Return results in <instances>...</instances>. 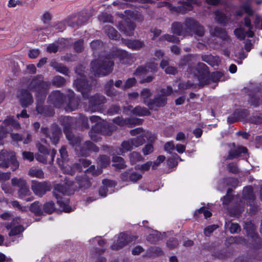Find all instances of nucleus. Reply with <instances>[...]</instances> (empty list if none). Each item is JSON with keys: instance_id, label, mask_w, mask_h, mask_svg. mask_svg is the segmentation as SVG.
<instances>
[{"instance_id": "obj_4", "label": "nucleus", "mask_w": 262, "mask_h": 262, "mask_svg": "<svg viewBox=\"0 0 262 262\" xmlns=\"http://www.w3.org/2000/svg\"><path fill=\"white\" fill-rule=\"evenodd\" d=\"M132 136H136V137L130 139L135 147L142 145L145 141V139L149 142H154L156 139L155 134L148 130H144L142 128H137L130 131Z\"/></svg>"}, {"instance_id": "obj_29", "label": "nucleus", "mask_w": 262, "mask_h": 262, "mask_svg": "<svg viewBox=\"0 0 262 262\" xmlns=\"http://www.w3.org/2000/svg\"><path fill=\"white\" fill-rule=\"evenodd\" d=\"M57 162L58 163L59 166L60 167L61 169H62V171L64 173L69 174H74V173L75 172V167L72 168L70 166L66 164L63 162H62V163H61L59 160H58ZM74 167H76L77 170L79 169V168L78 167L77 165H74Z\"/></svg>"}, {"instance_id": "obj_41", "label": "nucleus", "mask_w": 262, "mask_h": 262, "mask_svg": "<svg viewBox=\"0 0 262 262\" xmlns=\"http://www.w3.org/2000/svg\"><path fill=\"white\" fill-rule=\"evenodd\" d=\"M114 56L120 57V59L122 61V62L126 63V62L124 61V58L128 57L129 56V55H128L127 53L124 51L116 49V51H115V54L113 55V58H114Z\"/></svg>"}, {"instance_id": "obj_1", "label": "nucleus", "mask_w": 262, "mask_h": 262, "mask_svg": "<svg viewBox=\"0 0 262 262\" xmlns=\"http://www.w3.org/2000/svg\"><path fill=\"white\" fill-rule=\"evenodd\" d=\"M76 183L72 182L66 183L64 186L60 184H56L54 186L53 191L54 195L57 199V203L61 209L66 212H70L74 210V208L69 206V200L68 199L63 198L64 195H70L73 193L76 187Z\"/></svg>"}, {"instance_id": "obj_51", "label": "nucleus", "mask_w": 262, "mask_h": 262, "mask_svg": "<svg viewBox=\"0 0 262 262\" xmlns=\"http://www.w3.org/2000/svg\"><path fill=\"white\" fill-rule=\"evenodd\" d=\"M175 148V145L173 141L167 142L164 145V149L169 153Z\"/></svg>"}, {"instance_id": "obj_7", "label": "nucleus", "mask_w": 262, "mask_h": 262, "mask_svg": "<svg viewBox=\"0 0 262 262\" xmlns=\"http://www.w3.org/2000/svg\"><path fill=\"white\" fill-rule=\"evenodd\" d=\"M90 121L94 123L92 128L90 132V136L92 140L95 141H99L100 138V134L102 132L104 123L100 117L97 116H93L90 118Z\"/></svg>"}, {"instance_id": "obj_47", "label": "nucleus", "mask_w": 262, "mask_h": 262, "mask_svg": "<svg viewBox=\"0 0 262 262\" xmlns=\"http://www.w3.org/2000/svg\"><path fill=\"white\" fill-rule=\"evenodd\" d=\"M215 19L217 22L221 24L225 23L226 16L220 11L215 12Z\"/></svg>"}, {"instance_id": "obj_38", "label": "nucleus", "mask_w": 262, "mask_h": 262, "mask_svg": "<svg viewBox=\"0 0 262 262\" xmlns=\"http://www.w3.org/2000/svg\"><path fill=\"white\" fill-rule=\"evenodd\" d=\"M105 32L109 38L113 39H116L118 38V33L113 27L111 26H107L105 28Z\"/></svg>"}, {"instance_id": "obj_61", "label": "nucleus", "mask_w": 262, "mask_h": 262, "mask_svg": "<svg viewBox=\"0 0 262 262\" xmlns=\"http://www.w3.org/2000/svg\"><path fill=\"white\" fill-rule=\"evenodd\" d=\"M59 46L55 43L49 45L47 47V51L50 53H55L58 50Z\"/></svg>"}, {"instance_id": "obj_8", "label": "nucleus", "mask_w": 262, "mask_h": 262, "mask_svg": "<svg viewBox=\"0 0 262 262\" xmlns=\"http://www.w3.org/2000/svg\"><path fill=\"white\" fill-rule=\"evenodd\" d=\"M37 146L40 154L36 156V159L39 162L47 163L48 159L50 157L49 163L52 164L54 161L56 150L52 149L50 152L46 147L41 144H37Z\"/></svg>"}, {"instance_id": "obj_64", "label": "nucleus", "mask_w": 262, "mask_h": 262, "mask_svg": "<svg viewBox=\"0 0 262 262\" xmlns=\"http://www.w3.org/2000/svg\"><path fill=\"white\" fill-rule=\"evenodd\" d=\"M178 245V242L177 239L174 238H172L169 240V241L167 243V246L170 249H172L175 248Z\"/></svg>"}, {"instance_id": "obj_32", "label": "nucleus", "mask_w": 262, "mask_h": 262, "mask_svg": "<svg viewBox=\"0 0 262 262\" xmlns=\"http://www.w3.org/2000/svg\"><path fill=\"white\" fill-rule=\"evenodd\" d=\"M202 60L212 66H214L217 65L220 62V60L219 57L217 56H213L212 55H204L202 56Z\"/></svg>"}, {"instance_id": "obj_19", "label": "nucleus", "mask_w": 262, "mask_h": 262, "mask_svg": "<svg viewBox=\"0 0 262 262\" xmlns=\"http://www.w3.org/2000/svg\"><path fill=\"white\" fill-rule=\"evenodd\" d=\"M20 222V219L19 217H16L13 219L12 225H7L6 227L7 229H11L9 235V236H14L19 234L24 230L23 227L18 225Z\"/></svg>"}, {"instance_id": "obj_27", "label": "nucleus", "mask_w": 262, "mask_h": 262, "mask_svg": "<svg viewBox=\"0 0 262 262\" xmlns=\"http://www.w3.org/2000/svg\"><path fill=\"white\" fill-rule=\"evenodd\" d=\"M247 153V149L244 147H239L236 150H231L230 151L228 156V158L232 159L234 158L242 157V155H246Z\"/></svg>"}, {"instance_id": "obj_11", "label": "nucleus", "mask_w": 262, "mask_h": 262, "mask_svg": "<svg viewBox=\"0 0 262 262\" xmlns=\"http://www.w3.org/2000/svg\"><path fill=\"white\" fill-rule=\"evenodd\" d=\"M3 161L1 165L3 167H7L11 163L13 167V170H15L18 167V162L15 159L13 152H8L6 151H2L0 153V161Z\"/></svg>"}, {"instance_id": "obj_35", "label": "nucleus", "mask_w": 262, "mask_h": 262, "mask_svg": "<svg viewBox=\"0 0 262 262\" xmlns=\"http://www.w3.org/2000/svg\"><path fill=\"white\" fill-rule=\"evenodd\" d=\"M113 166L117 169H122L125 167L123 159L120 157H115L113 159Z\"/></svg>"}, {"instance_id": "obj_49", "label": "nucleus", "mask_w": 262, "mask_h": 262, "mask_svg": "<svg viewBox=\"0 0 262 262\" xmlns=\"http://www.w3.org/2000/svg\"><path fill=\"white\" fill-rule=\"evenodd\" d=\"M241 113L240 111H236L234 114L229 116L228 118V122L229 123H233L241 119V117L238 116V115Z\"/></svg>"}, {"instance_id": "obj_43", "label": "nucleus", "mask_w": 262, "mask_h": 262, "mask_svg": "<svg viewBox=\"0 0 262 262\" xmlns=\"http://www.w3.org/2000/svg\"><path fill=\"white\" fill-rule=\"evenodd\" d=\"M30 210L36 215H39L41 213V207L38 202H34L32 203L30 206Z\"/></svg>"}, {"instance_id": "obj_18", "label": "nucleus", "mask_w": 262, "mask_h": 262, "mask_svg": "<svg viewBox=\"0 0 262 262\" xmlns=\"http://www.w3.org/2000/svg\"><path fill=\"white\" fill-rule=\"evenodd\" d=\"M185 26L188 29L193 30L195 33L199 36H202L204 33V29L203 27L200 25L198 22L193 19H187L185 21Z\"/></svg>"}, {"instance_id": "obj_40", "label": "nucleus", "mask_w": 262, "mask_h": 262, "mask_svg": "<svg viewBox=\"0 0 262 262\" xmlns=\"http://www.w3.org/2000/svg\"><path fill=\"white\" fill-rule=\"evenodd\" d=\"M152 162L148 161L142 165H137L135 166V169L137 170H140L143 173L149 169L150 167L152 166Z\"/></svg>"}, {"instance_id": "obj_5", "label": "nucleus", "mask_w": 262, "mask_h": 262, "mask_svg": "<svg viewBox=\"0 0 262 262\" xmlns=\"http://www.w3.org/2000/svg\"><path fill=\"white\" fill-rule=\"evenodd\" d=\"M114 62L110 57H105L104 60H95L91 63L93 72L95 75L104 76L112 72Z\"/></svg>"}, {"instance_id": "obj_45", "label": "nucleus", "mask_w": 262, "mask_h": 262, "mask_svg": "<svg viewBox=\"0 0 262 262\" xmlns=\"http://www.w3.org/2000/svg\"><path fill=\"white\" fill-rule=\"evenodd\" d=\"M110 163V159L109 157L106 156H102L100 157L98 163L101 167H105Z\"/></svg>"}, {"instance_id": "obj_13", "label": "nucleus", "mask_w": 262, "mask_h": 262, "mask_svg": "<svg viewBox=\"0 0 262 262\" xmlns=\"http://www.w3.org/2000/svg\"><path fill=\"white\" fill-rule=\"evenodd\" d=\"M135 239V237H131L127 234L121 233L118 235L117 239L112 245L111 248L113 250L120 249Z\"/></svg>"}, {"instance_id": "obj_24", "label": "nucleus", "mask_w": 262, "mask_h": 262, "mask_svg": "<svg viewBox=\"0 0 262 262\" xmlns=\"http://www.w3.org/2000/svg\"><path fill=\"white\" fill-rule=\"evenodd\" d=\"M41 131L45 135L50 138L53 144H56L58 143L60 132L57 126H55L54 130L52 132V136L48 132V129L47 128H42Z\"/></svg>"}, {"instance_id": "obj_12", "label": "nucleus", "mask_w": 262, "mask_h": 262, "mask_svg": "<svg viewBox=\"0 0 262 262\" xmlns=\"http://www.w3.org/2000/svg\"><path fill=\"white\" fill-rule=\"evenodd\" d=\"M245 28H240L234 31L235 36L239 39H244L246 36L249 37H253V31L252 30V27L251 25V21L249 17L245 18Z\"/></svg>"}, {"instance_id": "obj_33", "label": "nucleus", "mask_w": 262, "mask_h": 262, "mask_svg": "<svg viewBox=\"0 0 262 262\" xmlns=\"http://www.w3.org/2000/svg\"><path fill=\"white\" fill-rule=\"evenodd\" d=\"M48 84L45 82L43 81L42 78L39 77L38 79H33L30 84V88L31 89H39L44 87L45 85H47Z\"/></svg>"}, {"instance_id": "obj_31", "label": "nucleus", "mask_w": 262, "mask_h": 262, "mask_svg": "<svg viewBox=\"0 0 262 262\" xmlns=\"http://www.w3.org/2000/svg\"><path fill=\"white\" fill-rule=\"evenodd\" d=\"M122 148L119 149L117 152L119 155H123L126 151H129L133 149L135 147L131 140H129L123 142L121 145Z\"/></svg>"}, {"instance_id": "obj_17", "label": "nucleus", "mask_w": 262, "mask_h": 262, "mask_svg": "<svg viewBox=\"0 0 262 262\" xmlns=\"http://www.w3.org/2000/svg\"><path fill=\"white\" fill-rule=\"evenodd\" d=\"M142 174L131 170L126 171L121 175V180L125 182L135 183L140 180Z\"/></svg>"}, {"instance_id": "obj_26", "label": "nucleus", "mask_w": 262, "mask_h": 262, "mask_svg": "<svg viewBox=\"0 0 262 262\" xmlns=\"http://www.w3.org/2000/svg\"><path fill=\"white\" fill-rule=\"evenodd\" d=\"M103 186L99 190V194L102 196H106L108 188L115 187L116 183L114 181L110 180H104L102 182Z\"/></svg>"}, {"instance_id": "obj_30", "label": "nucleus", "mask_w": 262, "mask_h": 262, "mask_svg": "<svg viewBox=\"0 0 262 262\" xmlns=\"http://www.w3.org/2000/svg\"><path fill=\"white\" fill-rule=\"evenodd\" d=\"M124 43L129 48L133 50H138L143 46V42L138 40H124Z\"/></svg>"}, {"instance_id": "obj_15", "label": "nucleus", "mask_w": 262, "mask_h": 262, "mask_svg": "<svg viewBox=\"0 0 262 262\" xmlns=\"http://www.w3.org/2000/svg\"><path fill=\"white\" fill-rule=\"evenodd\" d=\"M12 184L13 186H16L19 188L18 195L20 198H24L31 193L29 187L24 180L14 178L12 180Z\"/></svg>"}, {"instance_id": "obj_63", "label": "nucleus", "mask_w": 262, "mask_h": 262, "mask_svg": "<svg viewBox=\"0 0 262 262\" xmlns=\"http://www.w3.org/2000/svg\"><path fill=\"white\" fill-rule=\"evenodd\" d=\"M253 192V189L251 186L246 187L243 190L244 197L246 198H249L252 195Z\"/></svg>"}, {"instance_id": "obj_28", "label": "nucleus", "mask_w": 262, "mask_h": 262, "mask_svg": "<svg viewBox=\"0 0 262 262\" xmlns=\"http://www.w3.org/2000/svg\"><path fill=\"white\" fill-rule=\"evenodd\" d=\"M210 32L212 36L219 37L223 40H226L228 38L226 32L220 28H211Z\"/></svg>"}, {"instance_id": "obj_48", "label": "nucleus", "mask_w": 262, "mask_h": 262, "mask_svg": "<svg viewBox=\"0 0 262 262\" xmlns=\"http://www.w3.org/2000/svg\"><path fill=\"white\" fill-rule=\"evenodd\" d=\"M175 158L179 159L180 161H182L180 157L178 155L176 154V155L174 156V158H168L167 159V164L169 167H173L177 165L178 162L175 159Z\"/></svg>"}, {"instance_id": "obj_20", "label": "nucleus", "mask_w": 262, "mask_h": 262, "mask_svg": "<svg viewBox=\"0 0 262 262\" xmlns=\"http://www.w3.org/2000/svg\"><path fill=\"white\" fill-rule=\"evenodd\" d=\"M114 122L120 126L128 125L132 126L141 123V121L140 119L134 118L124 119L121 117H118L114 119Z\"/></svg>"}, {"instance_id": "obj_25", "label": "nucleus", "mask_w": 262, "mask_h": 262, "mask_svg": "<svg viewBox=\"0 0 262 262\" xmlns=\"http://www.w3.org/2000/svg\"><path fill=\"white\" fill-rule=\"evenodd\" d=\"M135 28V25L133 23H125L124 24H120L119 28L120 30L124 32V33L127 36H132L134 34V30Z\"/></svg>"}, {"instance_id": "obj_52", "label": "nucleus", "mask_w": 262, "mask_h": 262, "mask_svg": "<svg viewBox=\"0 0 262 262\" xmlns=\"http://www.w3.org/2000/svg\"><path fill=\"white\" fill-rule=\"evenodd\" d=\"M229 230L231 233H236L240 231L241 228L238 224L232 223L229 227Z\"/></svg>"}, {"instance_id": "obj_42", "label": "nucleus", "mask_w": 262, "mask_h": 262, "mask_svg": "<svg viewBox=\"0 0 262 262\" xmlns=\"http://www.w3.org/2000/svg\"><path fill=\"white\" fill-rule=\"evenodd\" d=\"M78 103L77 99L75 98H71L69 101V103L66 108L67 111H74L78 107Z\"/></svg>"}, {"instance_id": "obj_22", "label": "nucleus", "mask_w": 262, "mask_h": 262, "mask_svg": "<svg viewBox=\"0 0 262 262\" xmlns=\"http://www.w3.org/2000/svg\"><path fill=\"white\" fill-rule=\"evenodd\" d=\"M80 77L82 78L76 80L74 81V84L76 85L77 90L81 92L83 97L84 98H86L87 97V95L85 92H89V88L87 82L84 78H83V77L82 76H80Z\"/></svg>"}, {"instance_id": "obj_37", "label": "nucleus", "mask_w": 262, "mask_h": 262, "mask_svg": "<svg viewBox=\"0 0 262 262\" xmlns=\"http://www.w3.org/2000/svg\"><path fill=\"white\" fill-rule=\"evenodd\" d=\"M29 174L32 177H36L38 178H43L44 173L43 171L39 168H32L29 172Z\"/></svg>"}, {"instance_id": "obj_10", "label": "nucleus", "mask_w": 262, "mask_h": 262, "mask_svg": "<svg viewBox=\"0 0 262 262\" xmlns=\"http://www.w3.org/2000/svg\"><path fill=\"white\" fill-rule=\"evenodd\" d=\"M182 25L179 23H174L172 25L171 30L175 36L165 35L160 38L161 40H166L169 42H177L180 41V38L177 36H184L185 31L183 29Z\"/></svg>"}, {"instance_id": "obj_9", "label": "nucleus", "mask_w": 262, "mask_h": 262, "mask_svg": "<svg viewBox=\"0 0 262 262\" xmlns=\"http://www.w3.org/2000/svg\"><path fill=\"white\" fill-rule=\"evenodd\" d=\"M11 127L16 129L20 127L19 124L14 120L13 117H8L1 123L0 125V145L3 144L2 140L9 132Z\"/></svg>"}, {"instance_id": "obj_54", "label": "nucleus", "mask_w": 262, "mask_h": 262, "mask_svg": "<svg viewBox=\"0 0 262 262\" xmlns=\"http://www.w3.org/2000/svg\"><path fill=\"white\" fill-rule=\"evenodd\" d=\"M165 159V157L164 156H159L158 157L157 160L152 162V168H156L158 165L162 162H163Z\"/></svg>"}, {"instance_id": "obj_46", "label": "nucleus", "mask_w": 262, "mask_h": 262, "mask_svg": "<svg viewBox=\"0 0 262 262\" xmlns=\"http://www.w3.org/2000/svg\"><path fill=\"white\" fill-rule=\"evenodd\" d=\"M43 210L46 212L51 213L55 210L54 204L52 202H49L44 204Z\"/></svg>"}, {"instance_id": "obj_62", "label": "nucleus", "mask_w": 262, "mask_h": 262, "mask_svg": "<svg viewBox=\"0 0 262 262\" xmlns=\"http://www.w3.org/2000/svg\"><path fill=\"white\" fill-rule=\"evenodd\" d=\"M241 9L242 11H244L245 13H246L247 14H248L249 15H251L253 14V11L251 9L249 4H245L244 5H243L241 7Z\"/></svg>"}, {"instance_id": "obj_44", "label": "nucleus", "mask_w": 262, "mask_h": 262, "mask_svg": "<svg viewBox=\"0 0 262 262\" xmlns=\"http://www.w3.org/2000/svg\"><path fill=\"white\" fill-rule=\"evenodd\" d=\"M46 108L40 105L38 103L36 106V111L38 113L44 114L46 116H52L53 115V112L52 109H50L49 111H46Z\"/></svg>"}, {"instance_id": "obj_14", "label": "nucleus", "mask_w": 262, "mask_h": 262, "mask_svg": "<svg viewBox=\"0 0 262 262\" xmlns=\"http://www.w3.org/2000/svg\"><path fill=\"white\" fill-rule=\"evenodd\" d=\"M105 102V98L104 96L101 95H96L91 97L89 100V106L86 111L92 112L99 111L100 105Z\"/></svg>"}, {"instance_id": "obj_56", "label": "nucleus", "mask_w": 262, "mask_h": 262, "mask_svg": "<svg viewBox=\"0 0 262 262\" xmlns=\"http://www.w3.org/2000/svg\"><path fill=\"white\" fill-rule=\"evenodd\" d=\"M218 226L215 225L207 227L204 229V233L206 236H209L214 230L217 228Z\"/></svg>"}, {"instance_id": "obj_58", "label": "nucleus", "mask_w": 262, "mask_h": 262, "mask_svg": "<svg viewBox=\"0 0 262 262\" xmlns=\"http://www.w3.org/2000/svg\"><path fill=\"white\" fill-rule=\"evenodd\" d=\"M100 21L103 22H110L112 20V16L106 13L102 14L99 17Z\"/></svg>"}, {"instance_id": "obj_39", "label": "nucleus", "mask_w": 262, "mask_h": 262, "mask_svg": "<svg viewBox=\"0 0 262 262\" xmlns=\"http://www.w3.org/2000/svg\"><path fill=\"white\" fill-rule=\"evenodd\" d=\"M130 161L132 164H134L137 162L142 161L143 158L140 155L139 153L136 152H133L130 154L129 156Z\"/></svg>"}, {"instance_id": "obj_3", "label": "nucleus", "mask_w": 262, "mask_h": 262, "mask_svg": "<svg viewBox=\"0 0 262 262\" xmlns=\"http://www.w3.org/2000/svg\"><path fill=\"white\" fill-rule=\"evenodd\" d=\"M162 96L155 98L154 100H151L149 98L151 93L149 89H144L141 93V96L144 103L147 105L150 109L157 110L158 107L163 106L166 103V96L170 95L172 93V88L167 86L166 89L161 90Z\"/></svg>"}, {"instance_id": "obj_2", "label": "nucleus", "mask_w": 262, "mask_h": 262, "mask_svg": "<svg viewBox=\"0 0 262 262\" xmlns=\"http://www.w3.org/2000/svg\"><path fill=\"white\" fill-rule=\"evenodd\" d=\"M185 60L188 64L187 72L189 74L193 73L195 79L199 81L201 86L207 84L210 81V75L208 71L206 69V65L203 63H198L200 70L194 69L192 67V64L196 63V57L190 55L185 58Z\"/></svg>"}, {"instance_id": "obj_34", "label": "nucleus", "mask_w": 262, "mask_h": 262, "mask_svg": "<svg viewBox=\"0 0 262 262\" xmlns=\"http://www.w3.org/2000/svg\"><path fill=\"white\" fill-rule=\"evenodd\" d=\"M245 229L246 230L248 234L252 238L255 239V238L257 237V234L255 232V227L253 224L251 223H246Z\"/></svg>"}, {"instance_id": "obj_50", "label": "nucleus", "mask_w": 262, "mask_h": 262, "mask_svg": "<svg viewBox=\"0 0 262 262\" xmlns=\"http://www.w3.org/2000/svg\"><path fill=\"white\" fill-rule=\"evenodd\" d=\"M136 82L135 78H130L128 79L125 84L122 86V88L124 89H129L133 86Z\"/></svg>"}, {"instance_id": "obj_6", "label": "nucleus", "mask_w": 262, "mask_h": 262, "mask_svg": "<svg viewBox=\"0 0 262 262\" xmlns=\"http://www.w3.org/2000/svg\"><path fill=\"white\" fill-rule=\"evenodd\" d=\"M158 69V63H155L154 61H150L144 67H140L135 73V75L141 79V82H149L152 81L154 77L150 76H148L145 79L142 78L149 72H154L157 71Z\"/></svg>"}, {"instance_id": "obj_23", "label": "nucleus", "mask_w": 262, "mask_h": 262, "mask_svg": "<svg viewBox=\"0 0 262 262\" xmlns=\"http://www.w3.org/2000/svg\"><path fill=\"white\" fill-rule=\"evenodd\" d=\"M18 98L20 102L24 107H27L33 102V98L27 90H23L20 92Z\"/></svg>"}, {"instance_id": "obj_21", "label": "nucleus", "mask_w": 262, "mask_h": 262, "mask_svg": "<svg viewBox=\"0 0 262 262\" xmlns=\"http://www.w3.org/2000/svg\"><path fill=\"white\" fill-rule=\"evenodd\" d=\"M64 100V96L60 92H53L49 97V100L57 107H60Z\"/></svg>"}, {"instance_id": "obj_60", "label": "nucleus", "mask_w": 262, "mask_h": 262, "mask_svg": "<svg viewBox=\"0 0 262 262\" xmlns=\"http://www.w3.org/2000/svg\"><path fill=\"white\" fill-rule=\"evenodd\" d=\"M53 83L57 86H60L64 84V79L61 76H57L54 77Z\"/></svg>"}, {"instance_id": "obj_59", "label": "nucleus", "mask_w": 262, "mask_h": 262, "mask_svg": "<svg viewBox=\"0 0 262 262\" xmlns=\"http://www.w3.org/2000/svg\"><path fill=\"white\" fill-rule=\"evenodd\" d=\"M158 232L154 231V233L150 234L147 237V240L150 243H154L159 239V237L158 236Z\"/></svg>"}, {"instance_id": "obj_36", "label": "nucleus", "mask_w": 262, "mask_h": 262, "mask_svg": "<svg viewBox=\"0 0 262 262\" xmlns=\"http://www.w3.org/2000/svg\"><path fill=\"white\" fill-rule=\"evenodd\" d=\"M133 114L138 116H147L149 115V112L145 108L140 106H137L133 110H131Z\"/></svg>"}, {"instance_id": "obj_53", "label": "nucleus", "mask_w": 262, "mask_h": 262, "mask_svg": "<svg viewBox=\"0 0 262 262\" xmlns=\"http://www.w3.org/2000/svg\"><path fill=\"white\" fill-rule=\"evenodd\" d=\"M154 150V147L151 144H147L143 148L142 151L144 155H147L151 153Z\"/></svg>"}, {"instance_id": "obj_57", "label": "nucleus", "mask_w": 262, "mask_h": 262, "mask_svg": "<svg viewBox=\"0 0 262 262\" xmlns=\"http://www.w3.org/2000/svg\"><path fill=\"white\" fill-rule=\"evenodd\" d=\"M86 171L88 172H91L93 176H97L101 173L102 170L101 169L95 170V166L92 165L86 169Z\"/></svg>"}, {"instance_id": "obj_16", "label": "nucleus", "mask_w": 262, "mask_h": 262, "mask_svg": "<svg viewBox=\"0 0 262 262\" xmlns=\"http://www.w3.org/2000/svg\"><path fill=\"white\" fill-rule=\"evenodd\" d=\"M32 189L34 193L39 196H42L47 191L50 190L47 183H40L35 181L32 182Z\"/></svg>"}, {"instance_id": "obj_55", "label": "nucleus", "mask_w": 262, "mask_h": 262, "mask_svg": "<svg viewBox=\"0 0 262 262\" xmlns=\"http://www.w3.org/2000/svg\"><path fill=\"white\" fill-rule=\"evenodd\" d=\"M254 25L255 28L262 30V16L257 15L254 20Z\"/></svg>"}]
</instances>
